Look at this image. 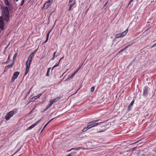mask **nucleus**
I'll list each match as a JSON object with an SVG mask.
<instances>
[{
    "label": "nucleus",
    "instance_id": "nucleus-2",
    "mask_svg": "<svg viewBox=\"0 0 156 156\" xmlns=\"http://www.w3.org/2000/svg\"><path fill=\"white\" fill-rule=\"evenodd\" d=\"M15 113L14 111H11L8 112L5 116V119L7 120H8Z\"/></svg>",
    "mask_w": 156,
    "mask_h": 156
},
{
    "label": "nucleus",
    "instance_id": "nucleus-31",
    "mask_svg": "<svg viewBox=\"0 0 156 156\" xmlns=\"http://www.w3.org/2000/svg\"><path fill=\"white\" fill-rule=\"evenodd\" d=\"M133 44V43H129L127 46H126V47H127V48L129 46H130L131 45H132Z\"/></svg>",
    "mask_w": 156,
    "mask_h": 156
},
{
    "label": "nucleus",
    "instance_id": "nucleus-53",
    "mask_svg": "<svg viewBox=\"0 0 156 156\" xmlns=\"http://www.w3.org/2000/svg\"><path fill=\"white\" fill-rule=\"evenodd\" d=\"M30 92V91L28 92V94H29Z\"/></svg>",
    "mask_w": 156,
    "mask_h": 156
},
{
    "label": "nucleus",
    "instance_id": "nucleus-44",
    "mask_svg": "<svg viewBox=\"0 0 156 156\" xmlns=\"http://www.w3.org/2000/svg\"><path fill=\"white\" fill-rule=\"evenodd\" d=\"M60 54V53H57V54L58 55H59Z\"/></svg>",
    "mask_w": 156,
    "mask_h": 156
},
{
    "label": "nucleus",
    "instance_id": "nucleus-1",
    "mask_svg": "<svg viewBox=\"0 0 156 156\" xmlns=\"http://www.w3.org/2000/svg\"><path fill=\"white\" fill-rule=\"evenodd\" d=\"M1 9L2 15L0 16V28L3 30L5 29V25L10 21V15L8 7L2 6Z\"/></svg>",
    "mask_w": 156,
    "mask_h": 156
},
{
    "label": "nucleus",
    "instance_id": "nucleus-15",
    "mask_svg": "<svg viewBox=\"0 0 156 156\" xmlns=\"http://www.w3.org/2000/svg\"><path fill=\"white\" fill-rule=\"evenodd\" d=\"M74 76V74L72 73V74L69 75V77H68L67 79V80H70Z\"/></svg>",
    "mask_w": 156,
    "mask_h": 156
},
{
    "label": "nucleus",
    "instance_id": "nucleus-34",
    "mask_svg": "<svg viewBox=\"0 0 156 156\" xmlns=\"http://www.w3.org/2000/svg\"><path fill=\"white\" fill-rule=\"evenodd\" d=\"M74 3H72L70 5V7L72 8L73 6L74 5Z\"/></svg>",
    "mask_w": 156,
    "mask_h": 156
},
{
    "label": "nucleus",
    "instance_id": "nucleus-41",
    "mask_svg": "<svg viewBox=\"0 0 156 156\" xmlns=\"http://www.w3.org/2000/svg\"><path fill=\"white\" fill-rule=\"evenodd\" d=\"M73 0H69V2L70 3L73 1Z\"/></svg>",
    "mask_w": 156,
    "mask_h": 156
},
{
    "label": "nucleus",
    "instance_id": "nucleus-20",
    "mask_svg": "<svg viewBox=\"0 0 156 156\" xmlns=\"http://www.w3.org/2000/svg\"><path fill=\"white\" fill-rule=\"evenodd\" d=\"M41 94H39L37 96H34V98H35L36 99L37 98H39L41 96Z\"/></svg>",
    "mask_w": 156,
    "mask_h": 156
},
{
    "label": "nucleus",
    "instance_id": "nucleus-16",
    "mask_svg": "<svg viewBox=\"0 0 156 156\" xmlns=\"http://www.w3.org/2000/svg\"><path fill=\"white\" fill-rule=\"evenodd\" d=\"M4 2L6 5L9 6V3L8 0H4Z\"/></svg>",
    "mask_w": 156,
    "mask_h": 156
},
{
    "label": "nucleus",
    "instance_id": "nucleus-18",
    "mask_svg": "<svg viewBox=\"0 0 156 156\" xmlns=\"http://www.w3.org/2000/svg\"><path fill=\"white\" fill-rule=\"evenodd\" d=\"M51 4H46V3L44 4V7L46 8V9H48L49 6L51 5Z\"/></svg>",
    "mask_w": 156,
    "mask_h": 156
},
{
    "label": "nucleus",
    "instance_id": "nucleus-48",
    "mask_svg": "<svg viewBox=\"0 0 156 156\" xmlns=\"http://www.w3.org/2000/svg\"><path fill=\"white\" fill-rule=\"evenodd\" d=\"M50 122V121H49L48 123H47L46 124H47V125Z\"/></svg>",
    "mask_w": 156,
    "mask_h": 156
},
{
    "label": "nucleus",
    "instance_id": "nucleus-13",
    "mask_svg": "<svg viewBox=\"0 0 156 156\" xmlns=\"http://www.w3.org/2000/svg\"><path fill=\"white\" fill-rule=\"evenodd\" d=\"M134 103V100H133L130 103V104L129 105L128 107V110L130 111L132 109V106L133 105Z\"/></svg>",
    "mask_w": 156,
    "mask_h": 156
},
{
    "label": "nucleus",
    "instance_id": "nucleus-8",
    "mask_svg": "<svg viewBox=\"0 0 156 156\" xmlns=\"http://www.w3.org/2000/svg\"><path fill=\"white\" fill-rule=\"evenodd\" d=\"M26 72L25 73L24 76L26 75L28 73L30 66V63L28 64V62H26Z\"/></svg>",
    "mask_w": 156,
    "mask_h": 156
},
{
    "label": "nucleus",
    "instance_id": "nucleus-45",
    "mask_svg": "<svg viewBox=\"0 0 156 156\" xmlns=\"http://www.w3.org/2000/svg\"><path fill=\"white\" fill-rule=\"evenodd\" d=\"M54 119V118H53L52 119H51L49 121L50 122H51V121H52L53 119Z\"/></svg>",
    "mask_w": 156,
    "mask_h": 156
},
{
    "label": "nucleus",
    "instance_id": "nucleus-26",
    "mask_svg": "<svg viewBox=\"0 0 156 156\" xmlns=\"http://www.w3.org/2000/svg\"><path fill=\"white\" fill-rule=\"evenodd\" d=\"M53 0H48V1L46 3V4H51Z\"/></svg>",
    "mask_w": 156,
    "mask_h": 156
},
{
    "label": "nucleus",
    "instance_id": "nucleus-29",
    "mask_svg": "<svg viewBox=\"0 0 156 156\" xmlns=\"http://www.w3.org/2000/svg\"><path fill=\"white\" fill-rule=\"evenodd\" d=\"M94 89H95V87H92L91 88V90H90V91H91V92H93L94 90Z\"/></svg>",
    "mask_w": 156,
    "mask_h": 156
},
{
    "label": "nucleus",
    "instance_id": "nucleus-46",
    "mask_svg": "<svg viewBox=\"0 0 156 156\" xmlns=\"http://www.w3.org/2000/svg\"><path fill=\"white\" fill-rule=\"evenodd\" d=\"M134 0H130V2H132Z\"/></svg>",
    "mask_w": 156,
    "mask_h": 156
},
{
    "label": "nucleus",
    "instance_id": "nucleus-5",
    "mask_svg": "<svg viewBox=\"0 0 156 156\" xmlns=\"http://www.w3.org/2000/svg\"><path fill=\"white\" fill-rule=\"evenodd\" d=\"M98 120H93V121H91L88 123V124H91L92 127H94L98 125L100 123H101V122L94 123L95 122H98Z\"/></svg>",
    "mask_w": 156,
    "mask_h": 156
},
{
    "label": "nucleus",
    "instance_id": "nucleus-6",
    "mask_svg": "<svg viewBox=\"0 0 156 156\" xmlns=\"http://www.w3.org/2000/svg\"><path fill=\"white\" fill-rule=\"evenodd\" d=\"M20 74V73L18 72H16L14 73L13 76L12 78V82L14 80L17 78L18 75Z\"/></svg>",
    "mask_w": 156,
    "mask_h": 156
},
{
    "label": "nucleus",
    "instance_id": "nucleus-24",
    "mask_svg": "<svg viewBox=\"0 0 156 156\" xmlns=\"http://www.w3.org/2000/svg\"><path fill=\"white\" fill-rule=\"evenodd\" d=\"M17 53H16L14 55L13 57V61H14L15 59L16 58V57L17 56Z\"/></svg>",
    "mask_w": 156,
    "mask_h": 156
},
{
    "label": "nucleus",
    "instance_id": "nucleus-51",
    "mask_svg": "<svg viewBox=\"0 0 156 156\" xmlns=\"http://www.w3.org/2000/svg\"><path fill=\"white\" fill-rule=\"evenodd\" d=\"M57 56V55H55V57H56Z\"/></svg>",
    "mask_w": 156,
    "mask_h": 156
},
{
    "label": "nucleus",
    "instance_id": "nucleus-7",
    "mask_svg": "<svg viewBox=\"0 0 156 156\" xmlns=\"http://www.w3.org/2000/svg\"><path fill=\"white\" fill-rule=\"evenodd\" d=\"M42 119V118L41 119L31 125L30 126L27 128V129L30 130L33 128H34L41 121Z\"/></svg>",
    "mask_w": 156,
    "mask_h": 156
},
{
    "label": "nucleus",
    "instance_id": "nucleus-12",
    "mask_svg": "<svg viewBox=\"0 0 156 156\" xmlns=\"http://www.w3.org/2000/svg\"><path fill=\"white\" fill-rule=\"evenodd\" d=\"M15 63V61H13L12 63L9 65L7 66H5V68L8 69L9 68H12L14 64Z\"/></svg>",
    "mask_w": 156,
    "mask_h": 156
},
{
    "label": "nucleus",
    "instance_id": "nucleus-32",
    "mask_svg": "<svg viewBox=\"0 0 156 156\" xmlns=\"http://www.w3.org/2000/svg\"><path fill=\"white\" fill-rule=\"evenodd\" d=\"M24 1H25V0H22V2H21V5H22L24 3Z\"/></svg>",
    "mask_w": 156,
    "mask_h": 156
},
{
    "label": "nucleus",
    "instance_id": "nucleus-42",
    "mask_svg": "<svg viewBox=\"0 0 156 156\" xmlns=\"http://www.w3.org/2000/svg\"><path fill=\"white\" fill-rule=\"evenodd\" d=\"M71 9V8L69 6V9H68L69 11H70Z\"/></svg>",
    "mask_w": 156,
    "mask_h": 156
},
{
    "label": "nucleus",
    "instance_id": "nucleus-25",
    "mask_svg": "<svg viewBox=\"0 0 156 156\" xmlns=\"http://www.w3.org/2000/svg\"><path fill=\"white\" fill-rule=\"evenodd\" d=\"M80 148V147H76V148H73L71 149V150H70L69 151H71L72 150H79Z\"/></svg>",
    "mask_w": 156,
    "mask_h": 156
},
{
    "label": "nucleus",
    "instance_id": "nucleus-49",
    "mask_svg": "<svg viewBox=\"0 0 156 156\" xmlns=\"http://www.w3.org/2000/svg\"><path fill=\"white\" fill-rule=\"evenodd\" d=\"M1 30H2L0 28V33H1Z\"/></svg>",
    "mask_w": 156,
    "mask_h": 156
},
{
    "label": "nucleus",
    "instance_id": "nucleus-50",
    "mask_svg": "<svg viewBox=\"0 0 156 156\" xmlns=\"http://www.w3.org/2000/svg\"><path fill=\"white\" fill-rule=\"evenodd\" d=\"M19 150H18L15 154L16 153V152H17L18 151H19Z\"/></svg>",
    "mask_w": 156,
    "mask_h": 156
},
{
    "label": "nucleus",
    "instance_id": "nucleus-10",
    "mask_svg": "<svg viewBox=\"0 0 156 156\" xmlns=\"http://www.w3.org/2000/svg\"><path fill=\"white\" fill-rule=\"evenodd\" d=\"M62 98V97L61 96H59L58 97H57L56 98H55V99L52 100V101H50V103L52 105V104L57 101L59 100L60 99Z\"/></svg>",
    "mask_w": 156,
    "mask_h": 156
},
{
    "label": "nucleus",
    "instance_id": "nucleus-14",
    "mask_svg": "<svg viewBox=\"0 0 156 156\" xmlns=\"http://www.w3.org/2000/svg\"><path fill=\"white\" fill-rule=\"evenodd\" d=\"M52 105L50 103V104L48 105H47L46 107L45 108V109L43 111H41L42 112H43L47 110H48L51 106H52Z\"/></svg>",
    "mask_w": 156,
    "mask_h": 156
},
{
    "label": "nucleus",
    "instance_id": "nucleus-27",
    "mask_svg": "<svg viewBox=\"0 0 156 156\" xmlns=\"http://www.w3.org/2000/svg\"><path fill=\"white\" fill-rule=\"evenodd\" d=\"M88 129V128H87V127L83 128V129L82 131L83 132H85V131H86Z\"/></svg>",
    "mask_w": 156,
    "mask_h": 156
},
{
    "label": "nucleus",
    "instance_id": "nucleus-9",
    "mask_svg": "<svg viewBox=\"0 0 156 156\" xmlns=\"http://www.w3.org/2000/svg\"><path fill=\"white\" fill-rule=\"evenodd\" d=\"M26 72L25 73L24 76L26 75L28 73L30 66V63L28 64V62H26Z\"/></svg>",
    "mask_w": 156,
    "mask_h": 156
},
{
    "label": "nucleus",
    "instance_id": "nucleus-4",
    "mask_svg": "<svg viewBox=\"0 0 156 156\" xmlns=\"http://www.w3.org/2000/svg\"><path fill=\"white\" fill-rule=\"evenodd\" d=\"M34 53H32L29 55L28 57V60L26 62H28V64L30 63V65L31 62L33 61V57L34 55Z\"/></svg>",
    "mask_w": 156,
    "mask_h": 156
},
{
    "label": "nucleus",
    "instance_id": "nucleus-22",
    "mask_svg": "<svg viewBox=\"0 0 156 156\" xmlns=\"http://www.w3.org/2000/svg\"><path fill=\"white\" fill-rule=\"evenodd\" d=\"M87 128H88V129H89L92 128V125L91 124H87Z\"/></svg>",
    "mask_w": 156,
    "mask_h": 156
},
{
    "label": "nucleus",
    "instance_id": "nucleus-54",
    "mask_svg": "<svg viewBox=\"0 0 156 156\" xmlns=\"http://www.w3.org/2000/svg\"><path fill=\"white\" fill-rule=\"evenodd\" d=\"M34 108L33 109H32V110H34Z\"/></svg>",
    "mask_w": 156,
    "mask_h": 156
},
{
    "label": "nucleus",
    "instance_id": "nucleus-37",
    "mask_svg": "<svg viewBox=\"0 0 156 156\" xmlns=\"http://www.w3.org/2000/svg\"><path fill=\"white\" fill-rule=\"evenodd\" d=\"M126 48H127V47H125L124 48H123V49H122V51H124V50H125L126 49Z\"/></svg>",
    "mask_w": 156,
    "mask_h": 156
},
{
    "label": "nucleus",
    "instance_id": "nucleus-47",
    "mask_svg": "<svg viewBox=\"0 0 156 156\" xmlns=\"http://www.w3.org/2000/svg\"><path fill=\"white\" fill-rule=\"evenodd\" d=\"M79 69H80V68H79L77 70H76V71H77V72L78 71Z\"/></svg>",
    "mask_w": 156,
    "mask_h": 156
},
{
    "label": "nucleus",
    "instance_id": "nucleus-33",
    "mask_svg": "<svg viewBox=\"0 0 156 156\" xmlns=\"http://www.w3.org/2000/svg\"><path fill=\"white\" fill-rule=\"evenodd\" d=\"M47 124H46L44 126V127L43 128V129H42V130H41V133L42 132V131H43V130L45 128V127L47 126Z\"/></svg>",
    "mask_w": 156,
    "mask_h": 156
},
{
    "label": "nucleus",
    "instance_id": "nucleus-30",
    "mask_svg": "<svg viewBox=\"0 0 156 156\" xmlns=\"http://www.w3.org/2000/svg\"><path fill=\"white\" fill-rule=\"evenodd\" d=\"M10 57V55H9L8 56L7 61H6V63H8L9 62V58Z\"/></svg>",
    "mask_w": 156,
    "mask_h": 156
},
{
    "label": "nucleus",
    "instance_id": "nucleus-38",
    "mask_svg": "<svg viewBox=\"0 0 156 156\" xmlns=\"http://www.w3.org/2000/svg\"><path fill=\"white\" fill-rule=\"evenodd\" d=\"M77 73V71H75V72H74L73 73V74H74V75H75Z\"/></svg>",
    "mask_w": 156,
    "mask_h": 156
},
{
    "label": "nucleus",
    "instance_id": "nucleus-39",
    "mask_svg": "<svg viewBox=\"0 0 156 156\" xmlns=\"http://www.w3.org/2000/svg\"><path fill=\"white\" fill-rule=\"evenodd\" d=\"M122 51V50H121L119 51V53H121Z\"/></svg>",
    "mask_w": 156,
    "mask_h": 156
},
{
    "label": "nucleus",
    "instance_id": "nucleus-17",
    "mask_svg": "<svg viewBox=\"0 0 156 156\" xmlns=\"http://www.w3.org/2000/svg\"><path fill=\"white\" fill-rule=\"evenodd\" d=\"M51 69V68H48V70L47 71V72L46 73V76H49V74L50 72V69Z\"/></svg>",
    "mask_w": 156,
    "mask_h": 156
},
{
    "label": "nucleus",
    "instance_id": "nucleus-40",
    "mask_svg": "<svg viewBox=\"0 0 156 156\" xmlns=\"http://www.w3.org/2000/svg\"><path fill=\"white\" fill-rule=\"evenodd\" d=\"M66 156H71V155L70 154H69L68 155H67Z\"/></svg>",
    "mask_w": 156,
    "mask_h": 156
},
{
    "label": "nucleus",
    "instance_id": "nucleus-11",
    "mask_svg": "<svg viewBox=\"0 0 156 156\" xmlns=\"http://www.w3.org/2000/svg\"><path fill=\"white\" fill-rule=\"evenodd\" d=\"M148 87L147 86H145L143 90V95L144 96H146L148 93Z\"/></svg>",
    "mask_w": 156,
    "mask_h": 156
},
{
    "label": "nucleus",
    "instance_id": "nucleus-36",
    "mask_svg": "<svg viewBox=\"0 0 156 156\" xmlns=\"http://www.w3.org/2000/svg\"><path fill=\"white\" fill-rule=\"evenodd\" d=\"M155 46H156V43L154 44L151 47L152 48H153V47H155Z\"/></svg>",
    "mask_w": 156,
    "mask_h": 156
},
{
    "label": "nucleus",
    "instance_id": "nucleus-35",
    "mask_svg": "<svg viewBox=\"0 0 156 156\" xmlns=\"http://www.w3.org/2000/svg\"><path fill=\"white\" fill-rule=\"evenodd\" d=\"M64 58V56H63V57H62V58H60V59L59 60V63H60V62Z\"/></svg>",
    "mask_w": 156,
    "mask_h": 156
},
{
    "label": "nucleus",
    "instance_id": "nucleus-28",
    "mask_svg": "<svg viewBox=\"0 0 156 156\" xmlns=\"http://www.w3.org/2000/svg\"><path fill=\"white\" fill-rule=\"evenodd\" d=\"M56 51H55V52L54 53L53 57H52V58H51V59H52V60H54V59L55 58V54H56Z\"/></svg>",
    "mask_w": 156,
    "mask_h": 156
},
{
    "label": "nucleus",
    "instance_id": "nucleus-52",
    "mask_svg": "<svg viewBox=\"0 0 156 156\" xmlns=\"http://www.w3.org/2000/svg\"><path fill=\"white\" fill-rule=\"evenodd\" d=\"M18 1V0H16V2H17Z\"/></svg>",
    "mask_w": 156,
    "mask_h": 156
},
{
    "label": "nucleus",
    "instance_id": "nucleus-23",
    "mask_svg": "<svg viewBox=\"0 0 156 156\" xmlns=\"http://www.w3.org/2000/svg\"><path fill=\"white\" fill-rule=\"evenodd\" d=\"M59 62L58 63H56L52 68V70H53L54 68L55 67L58 66L59 65Z\"/></svg>",
    "mask_w": 156,
    "mask_h": 156
},
{
    "label": "nucleus",
    "instance_id": "nucleus-43",
    "mask_svg": "<svg viewBox=\"0 0 156 156\" xmlns=\"http://www.w3.org/2000/svg\"><path fill=\"white\" fill-rule=\"evenodd\" d=\"M37 51V49L34 52H33V53H34V54H35V53Z\"/></svg>",
    "mask_w": 156,
    "mask_h": 156
},
{
    "label": "nucleus",
    "instance_id": "nucleus-19",
    "mask_svg": "<svg viewBox=\"0 0 156 156\" xmlns=\"http://www.w3.org/2000/svg\"><path fill=\"white\" fill-rule=\"evenodd\" d=\"M50 32H48L47 34V38L46 41L44 42V43H46L48 41V37L49 35Z\"/></svg>",
    "mask_w": 156,
    "mask_h": 156
},
{
    "label": "nucleus",
    "instance_id": "nucleus-3",
    "mask_svg": "<svg viewBox=\"0 0 156 156\" xmlns=\"http://www.w3.org/2000/svg\"><path fill=\"white\" fill-rule=\"evenodd\" d=\"M128 32L127 30H126L124 32H123L122 33L117 34L115 35V37L116 38H119L120 37H122L124 36Z\"/></svg>",
    "mask_w": 156,
    "mask_h": 156
},
{
    "label": "nucleus",
    "instance_id": "nucleus-21",
    "mask_svg": "<svg viewBox=\"0 0 156 156\" xmlns=\"http://www.w3.org/2000/svg\"><path fill=\"white\" fill-rule=\"evenodd\" d=\"M35 100H36V99L34 98V97L32 98L31 99H30L29 102H31L34 101Z\"/></svg>",
    "mask_w": 156,
    "mask_h": 156
}]
</instances>
